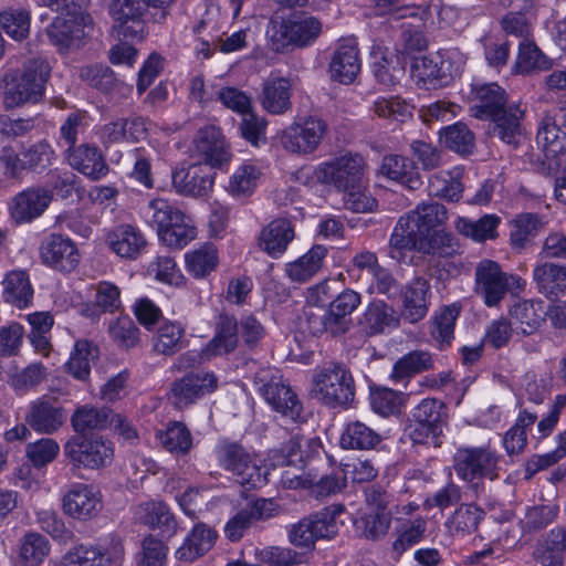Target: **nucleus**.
Returning <instances> with one entry per match:
<instances>
[{
	"instance_id": "obj_56",
	"label": "nucleus",
	"mask_w": 566,
	"mask_h": 566,
	"mask_svg": "<svg viewBox=\"0 0 566 566\" xmlns=\"http://www.w3.org/2000/svg\"><path fill=\"white\" fill-rule=\"evenodd\" d=\"M72 426L76 432L101 430L112 423V412L106 408L93 406L78 407L72 416Z\"/></svg>"
},
{
	"instance_id": "obj_35",
	"label": "nucleus",
	"mask_w": 566,
	"mask_h": 566,
	"mask_svg": "<svg viewBox=\"0 0 566 566\" xmlns=\"http://www.w3.org/2000/svg\"><path fill=\"white\" fill-rule=\"evenodd\" d=\"M434 360L426 350H412L400 357L392 366L389 379L395 384H405L417 374L432 369Z\"/></svg>"
},
{
	"instance_id": "obj_21",
	"label": "nucleus",
	"mask_w": 566,
	"mask_h": 566,
	"mask_svg": "<svg viewBox=\"0 0 566 566\" xmlns=\"http://www.w3.org/2000/svg\"><path fill=\"white\" fill-rule=\"evenodd\" d=\"M42 262L61 272L73 271L80 262V253L75 243L65 235L52 233L44 238L40 245Z\"/></svg>"
},
{
	"instance_id": "obj_6",
	"label": "nucleus",
	"mask_w": 566,
	"mask_h": 566,
	"mask_svg": "<svg viewBox=\"0 0 566 566\" xmlns=\"http://www.w3.org/2000/svg\"><path fill=\"white\" fill-rule=\"evenodd\" d=\"M501 454L490 446H461L453 455V469L458 478L468 483L499 478Z\"/></svg>"
},
{
	"instance_id": "obj_18",
	"label": "nucleus",
	"mask_w": 566,
	"mask_h": 566,
	"mask_svg": "<svg viewBox=\"0 0 566 566\" xmlns=\"http://www.w3.org/2000/svg\"><path fill=\"white\" fill-rule=\"evenodd\" d=\"M171 178L178 193L201 198L208 196L212 190L216 172L211 166L195 161L177 167Z\"/></svg>"
},
{
	"instance_id": "obj_23",
	"label": "nucleus",
	"mask_w": 566,
	"mask_h": 566,
	"mask_svg": "<svg viewBox=\"0 0 566 566\" xmlns=\"http://www.w3.org/2000/svg\"><path fill=\"white\" fill-rule=\"evenodd\" d=\"M430 283L423 277L410 281L402 292L401 316L415 324L423 319L430 306Z\"/></svg>"
},
{
	"instance_id": "obj_46",
	"label": "nucleus",
	"mask_w": 566,
	"mask_h": 566,
	"mask_svg": "<svg viewBox=\"0 0 566 566\" xmlns=\"http://www.w3.org/2000/svg\"><path fill=\"white\" fill-rule=\"evenodd\" d=\"M3 295L8 303L27 307L33 298V289L25 271L13 270L3 280Z\"/></svg>"
},
{
	"instance_id": "obj_11",
	"label": "nucleus",
	"mask_w": 566,
	"mask_h": 566,
	"mask_svg": "<svg viewBox=\"0 0 566 566\" xmlns=\"http://www.w3.org/2000/svg\"><path fill=\"white\" fill-rule=\"evenodd\" d=\"M123 560V543L111 536L96 545L74 547L63 557L61 566H122Z\"/></svg>"
},
{
	"instance_id": "obj_49",
	"label": "nucleus",
	"mask_w": 566,
	"mask_h": 566,
	"mask_svg": "<svg viewBox=\"0 0 566 566\" xmlns=\"http://www.w3.org/2000/svg\"><path fill=\"white\" fill-rule=\"evenodd\" d=\"M142 212L146 222L155 228L158 234L172 222L181 220L182 214L178 208L161 198L150 200Z\"/></svg>"
},
{
	"instance_id": "obj_61",
	"label": "nucleus",
	"mask_w": 566,
	"mask_h": 566,
	"mask_svg": "<svg viewBox=\"0 0 566 566\" xmlns=\"http://www.w3.org/2000/svg\"><path fill=\"white\" fill-rule=\"evenodd\" d=\"M343 512V505L333 504L308 516V520L313 523V530L317 539H331L336 536L338 533V524L336 520Z\"/></svg>"
},
{
	"instance_id": "obj_2",
	"label": "nucleus",
	"mask_w": 566,
	"mask_h": 566,
	"mask_svg": "<svg viewBox=\"0 0 566 566\" xmlns=\"http://www.w3.org/2000/svg\"><path fill=\"white\" fill-rule=\"evenodd\" d=\"M448 216L444 206L428 202L401 216L389 240V254L398 262L405 260L407 251H412L419 237L440 231Z\"/></svg>"
},
{
	"instance_id": "obj_39",
	"label": "nucleus",
	"mask_w": 566,
	"mask_h": 566,
	"mask_svg": "<svg viewBox=\"0 0 566 566\" xmlns=\"http://www.w3.org/2000/svg\"><path fill=\"white\" fill-rule=\"evenodd\" d=\"M134 517L142 524L166 533H174L177 526L174 514L163 502L149 501L136 505Z\"/></svg>"
},
{
	"instance_id": "obj_45",
	"label": "nucleus",
	"mask_w": 566,
	"mask_h": 566,
	"mask_svg": "<svg viewBox=\"0 0 566 566\" xmlns=\"http://www.w3.org/2000/svg\"><path fill=\"white\" fill-rule=\"evenodd\" d=\"M326 255L327 249L324 245H314L296 261L287 263L285 272L292 281L305 282L321 270Z\"/></svg>"
},
{
	"instance_id": "obj_31",
	"label": "nucleus",
	"mask_w": 566,
	"mask_h": 566,
	"mask_svg": "<svg viewBox=\"0 0 566 566\" xmlns=\"http://www.w3.org/2000/svg\"><path fill=\"white\" fill-rule=\"evenodd\" d=\"M294 239L291 221L279 218L262 229L259 235L260 248L271 258H280Z\"/></svg>"
},
{
	"instance_id": "obj_44",
	"label": "nucleus",
	"mask_w": 566,
	"mask_h": 566,
	"mask_svg": "<svg viewBox=\"0 0 566 566\" xmlns=\"http://www.w3.org/2000/svg\"><path fill=\"white\" fill-rule=\"evenodd\" d=\"M381 441L380 434L361 421L348 422L342 434L339 443L348 450H370Z\"/></svg>"
},
{
	"instance_id": "obj_34",
	"label": "nucleus",
	"mask_w": 566,
	"mask_h": 566,
	"mask_svg": "<svg viewBox=\"0 0 566 566\" xmlns=\"http://www.w3.org/2000/svg\"><path fill=\"white\" fill-rule=\"evenodd\" d=\"M359 325L367 335H376L398 327L399 319L391 306L384 301H374L361 314Z\"/></svg>"
},
{
	"instance_id": "obj_4",
	"label": "nucleus",
	"mask_w": 566,
	"mask_h": 566,
	"mask_svg": "<svg viewBox=\"0 0 566 566\" xmlns=\"http://www.w3.org/2000/svg\"><path fill=\"white\" fill-rule=\"evenodd\" d=\"M312 382L313 396L326 406H343L354 399V379L343 364L331 361L316 367Z\"/></svg>"
},
{
	"instance_id": "obj_15",
	"label": "nucleus",
	"mask_w": 566,
	"mask_h": 566,
	"mask_svg": "<svg viewBox=\"0 0 566 566\" xmlns=\"http://www.w3.org/2000/svg\"><path fill=\"white\" fill-rule=\"evenodd\" d=\"M231 156L220 128L209 125L198 130L191 147V157L196 161L220 169L230 163Z\"/></svg>"
},
{
	"instance_id": "obj_52",
	"label": "nucleus",
	"mask_w": 566,
	"mask_h": 566,
	"mask_svg": "<svg viewBox=\"0 0 566 566\" xmlns=\"http://www.w3.org/2000/svg\"><path fill=\"white\" fill-rule=\"evenodd\" d=\"M426 520L418 517L403 521L396 527V539L392 543V553L400 557L406 551L418 544L424 536Z\"/></svg>"
},
{
	"instance_id": "obj_16",
	"label": "nucleus",
	"mask_w": 566,
	"mask_h": 566,
	"mask_svg": "<svg viewBox=\"0 0 566 566\" xmlns=\"http://www.w3.org/2000/svg\"><path fill=\"white\" fill-rule=\"evenodd\" d=\"M281 512L273 499H256L242 506L226 524L224 534L231 542L240 541L256 522L270 520Z\"/></svg>"
},
{
	"instance_id": "obj_48",
	"label": "nucleus",
	"mask_w": 566,
	"mask_h": 566,
	"mask_svg": "<svg viewBox=\"0 0 566 566\" xmlns=\"http://www.w3.org/2000/svg\"><path fill=\"white\" fill-rule=\"evenodd\" d=\"M186 328L178 322H163L153 336V348L160 355H174L185 346Z\"/></svg>"
},
{
	"instance_id": "obj_1",
	"label": "nucleus",
	"mask_w": 566,
	"mask_h": 566,
	"mask_svg": "<svg viewBox=\"0 0 566 566\" xmlns=\"http://www.w3.org/2000/svg\"><path fill=\"white\" fill-rule=\"evenodd\" d=\"M474 103L470 112L473 117L495 124L500 139L509 145H516L522 136L521 122L524 112L517 104L506 106V93L496 83L474 84L471 90Z\"/></svg>"
},
{
	"instance_id": "obj_19",
	"label": "nucleus",
	"mask_w": 566,
	"mask_h": 566,
	"mask_svg": "<svg viewBox=\"0 0 566 566\" xmlns=\"http://www.w3.org/2000/svg\"><path fill=\"white\" fill-rule=\"evenodd\" d=\"M48 73H7L4 76V104L8 108L23 103L38 102L44 91Z\"/></svg>"
},
{
	"instance_id": "obj_20",
	"label": "nucleus",
	"mask_w": 566,
	"mask_h": 566,
	"mask_svg": "<svg viewBox=\"0 0 566 566\" xmlns=\"http://www.w3.org/2000/svg\"><path fill=\"white\" fill-rule=\"evenodd\" d=\"M322 28V22L315 17H295L283 21L271 39L276 44V50L283 49L286 44L304 48L317 40Z\"/></svg>"
},
{
	"instance_id": "obj_37",
	"label": "nucleus",
	"mask_w": 566,
	"mask_h": 566,
	"mask_svg": "<svg viewBox=\"0 0 566 566\" xmlns=\"http://www.w3.org/2000/svg\"><path fill=\"white\" fill-rule=\"evenodd\" d=\"M381 174L387 178L398 181L410 190L421 187L422 179L415 164L399 155L385 156L381 164Z\"/></svg>"
},
{
	"instance_id": "obj_30",
	"label": "nucleus",
	"mask_w": 566,
	"mask_h": 566,
	"mask_svg": "<svg viewBox=\"0 0 566 566\" xmlns=\"http://www.w3.org/2000/svg\"><path fill=\"white\" fill-rule=\"evenodd\" d=\"M61 13L51 23L48 35L59 48H69L84 36L85 17L70 10Z\"/></svg>"
},
{
	"instance_id": "obj_64",
	"label": "nucleus",
	"mask_w": 566,
	"mask_h": 566,
	"mask_svg": "<svg viewBox=\"0 0 566 566\" xmlns=\"http://www.w3.org/2000/svg\"><path fill=\"white\" fill-rule=\"evenodd\" d=\"M260 558L270 566H308L306 554L290 547H265L260 552Z\"/></svg>"
},
{
	"instance_id": "obj_38",
	"label": "nucleus",
	"mask_w": 566,
	"mask_h": 566,
	"mask_svg": "<svg viewBox=\"0 0 566 566\" xmlns=\"http://www.w3.org/2000/svg\"><path fill=\"white\" fill-rule=\"evenodd\" d=\"M292 83L287 77H271L263 85L262 105L271 114L281 115L291 106Z\"/></svg>"
},
{
	"instance_id": "obj_60",
	"label": "nucleus",
	"mask_w": 566,
	"mask_h": 566,
	"mask_svg": "<svg viewBox=\"0 0 566 566\" xmlns=\"http://www.w3.org/2000/svg\"><path fill=\"white\" fill-rule=\"evenodd\" d=\"M441 140L449 149L461 155L471 154L474 148V134L461 122L446 127Z\"/></svg>"
},
{
	"instance_id": "obj_3",
	"label": "nucleus",
	"mask_w": 566,
	"mask_h": 566,
	"mask_svg": "<svg viewBox=\"0 0 566 566\" xmlns=\"http://www.w3.org/2000/svg\"><path fill=\"white\" fill-rule=\"evenodd\" d=\"M214 455L218 465L230 472L235 483L247 489H259L266 484L269 472L262 459L242 444L220 440L214 447Z\"/></svg>"
},
{
	"instance_id": "obj_14",
	"label": "nucleus",
	"mask_w": 566,
	"mask_h": 566,
	"mask_svg": "<svg viewBox=\"0 0 566 566\" xmlns=\"http://www.w3.org/2000/svg\"><path fill=\"white\" fill-rule=\"evenodd\" d=\"M147 11L143 0H111L108 4L114 30L118 36L129 40L145 36L147 28L144 17Z\"/></svg>"
},
{
	"instance_id": "obj_62",
	"label": "nucleus",
	"mask_w": 566,
	"mask_h": 566,
	"mask_svg": "<svg viewBox=\"0 0 566 566\" xmlns=\"http://www.w3.org/2000/svg\"><path fill=\"white\" fill-rule=\"evenodd\" d=\"M394 512H368L357 521V527L367 539L378 541L387 535Z\"/></svg>"
},
{
	"instance_id": "obj_53",
	"label": "nucleus",
	"mask_w": 566,
	"mask_h": 566,
	"mask_svg": "<svg viewBox=\"0 0 566 566\" xmlns=\"http://www.w3.org/2000/svg\"><path fill=\"white\" fill-rule=\"evenodd\" d=\"M537 143L554 155L566 151V123L560 126L556 117L545 115L537 132Z\"/></svg>"
},
{
	"instance_id": "obj_26",
	"label": "nucleus",
	"mask_w": 566,
	"mask_h": 566,
	"mask_svg": "<svg viewBox=\"0 0 566 566\" xmlns=\"http://www.w3.org/2000/svg\"><path fill=\"white\" fill-rule=\"evenodd\" d=\"M548 308L544 301L518 300L509 310L512 323L525 336L535 334L545 322Z\"/></svg>"
},
{
	"instance_id": "obj_57",
	"label": "nucleus",
	"mask_w": 566,
	"mask_h": 566,
	"mask_svg": "<svg viewBox=\"0 0 566 566\" xmlns=\"http://www.w3.org/2000/svg\"><path fill=\"white\" fill-rule=\"evenodd\" d=\"M537 416L534 412L523 410L514 426L504 434L503 447L509 455L518 454L524 451L527 443L526 429L532 427Z\"/></svg>"
},
{
	"instance_id": "obj_17",
	"label": "nucleus",
	"mask_w": 566,
	"mask_h": 566,
	"mask_svg": "<svg viewBox=\"0 0 566 566\" xmlns=\"http://www.w3.org/2000/svg\"><path fill=\"white\" fill-rule=\"evenodd\" d=\"M218 377L213 371H190L171 385V399L174 405L184 409L195 403L218 388Z\"/></svg>"
},
{
	"instance_id": "obj_51",
	"label": "nucleus",
	"mask_w": 566,
	"mask_h": 566,
	"mask_svg": "<svg viewBox=\"0 0 566 566\" xmlns=\"http://www.w3.org/2000/svg\"><path fill=\"white\" fill-rule=\"evenodd\" d=\"M361 57L355 38H342L331 56L329 71H360Z\"/></svg>"
},
{
	"instance_id": "obj_50",
	"label": "nucleus",
	"mask_w": 566,
	"mask_h": 566,
	"mask_svg": "<svg viewBox=\"0 0 566 566\" xmlns=\"http://www.w3.org/2000/svg\"><path fill=\"white\" fill-rule=\"evenodd\" d=\"M499 224L500 218L495 214H485L479 220L460 217L455 221V229L475 242H483L496 237Z\"/></svg>"
},
{
	"instance_id": "obj_27",
	"label": "nucleus",
	"mask_w": 566,
	"mask_h": 566,
	"mask_svg": "<svg viewBox=\"0 0 566 566\" xmlns=\"http://www.w3.org/2000/svg\"><path fill=\"white\" fill-rule=\"evenodd\" d=\"M25 421L35 431L50 434L63 424L65 413L55 401L40 398L30 403Z\"/></svg>"
},
{
	"instance_id": "obj_25",
	"label": "nucleus",
	"mask_w": 566,
	"mask_h": 566,
	"mask_svg": "<svg viewBox=\"0 0 566 566\" xmlns=\"http://www.w3.org/2000/svg\"><path fill=\"white\" fill-rule=\"evenodd\" d=\"M361 303L360 294L354 290L343 291L331 304L323 318L324 328L336 335L345 333L350 325L349 315Z\"/></svg>"
},
{
	"instance_id": "obj_24",
	"label": "nucleus",
	"mask_w": 566,
	"mask_h": 566,
	"mask_svg": "<svg viewBox=\"0 0 566 566\" xmlns=\"http://www.w3.org/2000/svg\"><path fill=\"white\" fill-rule=\"evenodd\" d=\"M106 243L118 256L134 260L146 249L147 240L137 227L119 224L106 234Z\"/></svg>"
},
{
	"instance_id": "obj_36",
	"label": "nucleus",
	"mask_w": 566,
	"mask_h": 566,
	"mask_svg": "<svg viewBox=\"0 0 566 566\" xmlns=\"http://www.w3.org/2000/svg\"><path fill=\"white\" fill-rule=\"evenodd\" d=\"M148 123L143 117L120 118L102 128L104 143L138 142L146 137Z\"/></svg>"
},
{
	"instance_id": "obj_29",
	"label": "nucleus",
	"mask_w": 566,
	"mask_h": 566,
	"mask_svg": "<svg viewBox=\"0 0 566 566\" xmlns=\"http://www.w3.org/2000/svg\"><path fill=\"white\" fill-rule=\"evenodd\" d=\"M217 531L206 523H197L176 551L177 559L193 562L207 554L216 544Z\"/></svg>"
},
{
	"instance_id": "obj_22",
	"label": "nucleus",
	"mask_w": 566,
	"mask_h": 566,
	"mask_svg": "<svg viewBox=\"0 0 566 566\" xmlns=\"http://www.w3.org/2000/svg\"><path fill=\"white\" fill-rule=\"evenodd\" d=\"M63 511L69 516L87 521L102 510V494L91 484L74 483L63 496Z\"/></svg>"
},
{
	"instance_id": "obj_12",
	"label": "nucleus",
	"mask_w": 566,
	"mask_h": 566,
	"mask_svg": "<svg viewBox=\"0 0 566 566\" xmlns=\"http://www.w3.org/2000/svg\"><path fill=\"white\" fill-rule=\"evenodd\" d=\"M51 203L52 190L44 185H33L15 193L8 209L15 223L25 224L41 218Z\"/></svg>"
},
{
	"instance_id": "obj_7",
	"label": "nucleus",
	"mask_w": 566,
	"mask_h": 566,
	"mask_svg": "<svg viewBox=\"0 0 566 566\" xmlns=\"http://www.w3.org/2000/svg\"><path fill=\"white\" fill-rule=\"evenodd\" d=\"M522 287L521 277L504 272L493 260L483 259L475 266L474 292L488 307L497 306L510 291Z\"/></svg>"
},
{
	"instance_id": "obj_42",
	"label": "nucleus",
	"mask_w": 566,
	"mask_h": 566,
	"mask_svg": "<svg viewBox=\"0 0 566 566\" xmlns=\"http://www.w3.org/2000/svg\"><path fill=\"white\" fill-rule=\"evenodd\" d=\"M262 169L259 165L244 161L229 177L227 191L234 198L251 196L259 186Z\"/></svg>"
},
{
	"instance_id": "obj_59",
	"label": "nucleus",
	"mask_w": 566,
	"mask_h": 566,
	"mask_svg": "<svg viewBox=\"0 0 566 566\" xmlns=\"http://www.w3.org/2000/svg\"><path fill=\"white\" fill-rule=\"evenodd\" d=\"M515 67L516 71H547L553 67V61L534 42L523 40L518 46Z\"/></svg>"
},
{
	"instance_id": "obj_41",
	"label": "nucleus",
	"mask_w": 566,
	"mask_h": 566,
	"mask_svg": "<svg viewBox=\"0 0 566 566\" xmlns=\"http://www.w3.org/2000/svg\"><path fill=\"white\" fill-rule=\"evenodd\" d=\"M50 543L36 532H28L17 544L18 566H40L50 553Z\"/></svg>"
},
{
	"instance_id": "obj_40",
	"label": "nucleus",
	"mask_w": 566,
	"mask_h": 566,
	"mask_svg": "<svg viewBox=\"0 0 566 566\" xmlns=\"http://www.w3.org/2000/svg\"><path fill=\"white\" fill-rule=\"evenodd\" d=\"M484 515V511L474 504H461L447 518L444 526L451 536L463 538L478 530Z\"/></svg>"
},
{
	"instance_id": "obj_33",
	"label": "nucleus",
	"mask_w": 566,
	"mask_h": 566,
	"mask_svg": "<svg viewBox=\"0 0 566 566\" xmlns=\"http://www.w3.org/2000/svg\"><path fill=\"white\" fill-rule=\"evenodd\" d=\"M238 322L233 316L221 314L218 318L212 339L202 349L207 358L227 355L238 345Z\"/></svg>"
},
{
	"instance_id": "obj_43",
	"label": "nucleus",
	"mask_w": 566,
	"mask_h": 566,
	"mask_svg": "<svg viewBox=\"0 0 566 566\" xmlns=\"http://www.w3.org/2000/svg\"><path fill=\"white\" fill-rule=\"evenodd\" d=\"M462 175L463 171L459 167L432 175L428 182L430 196L448 201H458L463 192Z\"/></svg>"
},
{
	"instance_id": "obj_5",
	"label": "nucleus",
	"mask_w": 566,
	"mask_h": 566,
	"mask_svg": "<svg viewBox=\"0 0 566 566\" xmlns=\"http://www.w3.org/2000/svg\"><path fill=\"white\" fill-rule=\"evenodd\" d=\"M255 390L273 410L291 420H296L302 412L297 395L274 367L260 368L253 378Z\"/></svg>"
},
{
	"instance_id": "obj_13",
	"label": "nucleus",
	"mask_w": 566,
	"mask_h": 566,
	"mask_svg": "<svg viewBox=\"0 0 566 566\" xmlns=\"http://www.w3.org/2000/svg\"><path fill=\"white\" fill-rule=\"evenodd\" d=\"M326 132L327 125L323 119L310 116L283 130L282 145L291 153L310 155L318 148Z\"/></svg>"
},
{
	"instance_id": "obj_9",
	"label": "nucleus",
	"mask_w": 566,
	"mask_h": 566,
	"mask_svg": "<svg viewBox=\"0 0 566 566\" xmlns=\"http://www.w3.org/2000/svg\"><path fill=\"white\" fill-rule=\"evenodd\" d=\"M65 457L76 468L99 469L112 463L114 447L101 436H76L64 446Z\"/></svg>"
},
{
	"instance_id": "obj_47",
	"label": "nucleus",
	"mask_w": 566,
	"mask_h": 566,
	"mask_svg": "<svg viewBox=\"0 0 566 566\" xmlns=\"http://www.w3.org/2000/svg\"><path fill=\"white\" fill-rule=\"evenodd\" d=\"M187 271L201 279L214 271L219 264L218 249L212 243H203L185 254Z\"/></svg>"
},
{
	"instance_id": "obj_55",
	"label": "nucleus",
	"mask_w": 566,
	"mask_h": 566,
	"mask_svg": "<svg viewBox=\"0 0 566 566\" xmlns=\"http://www.w3.org/2000/svg\"><path fill=\"white\" fill-rule=\"evenodd\" d=\"M97 356V348L86 339L75 343L70 359L66 363L67 371L78 380H85L91 373V363Z\"/></svg>"
},
{
	"instance_id": "obj_54",
	"label": "nucleus",
	"mask_w": 566,
	"mask_h": 566,
	"mask_svg": "<svg viewBox=\"0 0 566 566\" xmlns=\"http://www.w3.org/2000/svg\"><path fill=\"white\" fill-rule=\"evenodd\" d=\"M413 250L432 256L449 258L457 253L458 244L450 233L440 230L428 234V237H419Z\"/></svg>"
},
{
	"instance_id": "obj_63",
	"label": "nucleus",
	"mask_w": 566,
	"mask_h": 566,
	"mask_svg": "<svg viewBox=\"0 0 566 566\" xmlns=\"http://www.w3.org/2000/svg\"><path fill=\"white\" fill-rule=\"evenodd\" d=\"M158 235L166 245L182 249L196 238L197 233L190 220L182 213L181 220L172 222L171 226H168Z\"/></svg>"
},
{
	"instance_id": "obj_8",
	"label": "nucleus",
	"mask_w": 566,
	"mask_h": 566,
	"mask_svg": "<svg viewBox=\"0 0 566 566\" xmlns=\"http://www.w3.org/2000/svg\"><path fill=\"white\" fill-rule=\"evenodd\" d=\"M365 160L350 151L340 153L337 156L321 163L315 169L316 179L338 191L355 188L358 181L364 179Z\"/></svg>"
},
{
	"instance_id": "obj_58",
	"label": "nucleus",
	"mask_w": 566,
	"mask_h": 566,
	"mask_svg": "<svg viewBox=\"0 0 566 566\" xmlns=\"http://www.w3.org/2000/svg\"><path fill=\"white\" fill-rule=\"evenodd\" d=\"M156 438L171 453L185 454L192 447L191 433L181 422H171L165 430L157 431Z\"/></svg>"
},
{
	"instance_id": "obj_28",
	"label": "nucleus",
	"mask_w": 566,
	"mask_h": 566,
	"mask_svg": "<svg viewBox=\"0 0 566 566\" xmlns=\"http://www.w3.org/2000/svg\"><path fill=\"white\" fill-rule=\"evenodd\" d=\"M67 161L73 169L93 180L104 177L108 171L101 150L91 144L69 147Z\"/></svg>"
},
{
	"instance_id": "obj_10",
	"label": "nucleus",
	"mask_w": 566,
	"mask_h": 566,
	"mask_svg": "<svg viewBox=\"0 0 566 566\" xmlns=\"http://www.w3.org/2000/svg\"><path fill=\"white\" fill-rule=\"evenodd\" d=\"M55 153L52 146L40 140L19 153L12 148H4L0 155V164L3 166L4 174L18 178L23 170L42 171L52 165Z\"/></svg>"
},
{
	"instance_id": "obj_32",
	"label": "nucleus",
	"mask_w": 566,
	"mask_h": 566,
	"mask_svg": "<svg viewBox=\"0 0 566 566\" xmlns=\"http://www.w3.org/2000/svg\"><path fill=\"white\" fill-rule=\"evenodd\" d=\"M533 279L541 294L558 300L566 294V265L543 263L535 266Z\"/></svg>"
}]
</instances>
